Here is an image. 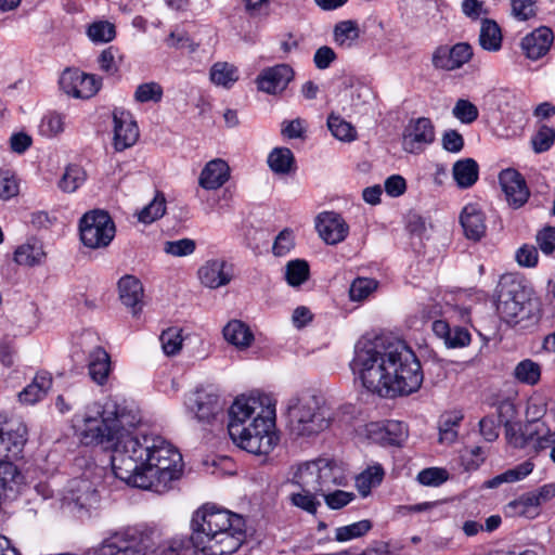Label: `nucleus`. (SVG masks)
Instances as JSON below:
<instances>
[{
    "label": "nucleus",
    "instance_id": "5701e85b",
    "mask_svg": "<svg viewBox=\"0 0 555 555\" xmlns=\"http://www.w3.org/2000/svg\"><path fill=\"white\" fill-rule=\"evenodd\" d=\"M229 166L222 159L209 162L201 172L199 185L206 190H216L229 180Z\"/></svg>",
    "mask_w": 555,
    "mask_h": 555
},
{
    "label": "nucleus",
    "instance_id": "2eb2a0df",
    "mask_svg": "<svg viewBox=\"0 0 555 555\" xmlns=\"http://www.w3.org/2000/svg\"><path fill=\"white\" fill-rule=\"evenodd\" d=\"M500 185L506 202L513 208L525 205L529 198V189L524 177L515 169L508 168L499 176Z\"/></svg>",
    "mask_w": 555,
    "mask_h": 555
},
{
    "label": "nucleus",
    "instance_id": "72a5a7b5",
    "mask_svg": "<svg viewBox=\"0 0 555 555\" xmlns=\"http://www.w3.org/2000/svg\"><path fill=\"white\" fill-rule=\"evenodd\" d=\"M334 42L344 49H350L359 39L360 29L353 21H343L335 25L334 30Z\"/></svg>",
    "mask_w": 555,
    "mask_h": 555
},
{
    "label": "nucleus",
    "instance_id": "c9c22d12",
    "mask_svg": "<svg viewBox=\"0 0 555 555\" xmlns=\"http://www.w3.org/2000/svg\"><path fill=\"white\" fill-rule=\"evenodd\" d=\"M294 162V155L287 147H275L268 157V164L272 171L280 175L289 173Z\"/></svg>",
    "mask_w": 555,
    "mask_h": 555
},
{
    "label": "nucleus",
    "instance_id": "49530a36",
    "mask_svg": "<svg viewBox=\"0 0 555 555\" xmlns=\"http://www.w3.org/2000/svg\"><path fill=\"white\" fill-rule=\"evenodd\" d=\"M87 35L93 42H108L116 36L115 26L107 21L94 22L88 27Z\"/></svg>",
    "mask_w": 555,
    "mask_h": 555
},
{
    "label": "nucleus",
    "instance_id": "393cba45",
    "mask_svg": "<svg viewBox=\"0 0 555 555\" xmlns=\"http://www.w3.org/2000/svg\"><path fill=\"white\" fill-rule=\"evenodd\" d=\"M376 430H372L376 439L387 446H401L408 438V427L400 421H387L383 426L375 425Z\"/></svg>",
    "mask_w": 555,
    "mask_h": 555
},
{
    "label": "nucleus",
    "instance_id": "603ef678",
    "mask_svg": "<svg viewBox=\"0 0 555 555\" xmlns=\"http://www.w3.org/2000/svg\"><path fill=\"white\" fill-rule=\"evenodd\" d=\"M555 141V130L548 126H541L537 133L532 137L531 143L535 153L547 151Z\"/></svg>",
    "mask_w": 555,
    "mask_h": 555
},
{
    "label": "nucleus",
    "instance_id": "864d4df0",
    "mask_svg": "<svg viewBox=\"0 0 555 555\" xmlns=\"http://www.w3.org/2000/svg\"><path fill=\"white\" fill-rule=\"evenodd\" d=\"M166 202L164 197L156 196L147 206L139 212V220L143 223H152L164 216Z\"/></svg>",
    "mask_w": 555,
    "mask_h": 555
},
{
    "label": "nucleus",
    "instance_id": "4be33fe9",
    "mask_svg": "<svg viewBox=\"0 0 555 555\" xmlns=\"http://www.w3.org/2000/svg\"><path fill=\"white\" fill-rule=\"evenodd\" d=\"M433 332L435 335L443 339L449 348H462L470 343V333L462 326H453L444 320H436L433 323Z\"/></svg>",
    "mask_w": 555,
    "mask_h": 555
},
{
    "label": "nucleus",
    "instance_id": "5fc2aeb1",
    "mask_svg": "<svg viewBox=\"0 0 555 555\" xmlns=\"http://www.w3.org/2000/svg\"><path fill=\"white\" fill-rule=\"evenodd\" d=\"M452 113L463 124H472L478 118V108L468 100L460 99L455 103Z\"/></svg>",
    "mask_w": 555,
    "mask_h": 555
},
{
    "label": "nucleus",
    "instance_id": "a211bd4d",
    "mask_svg": "<svg viewBox=\"0 0 555 555\" xmlns=\"http://www.w3.org/2000/svg\"><path fill=\"white\" fill-rule=\"evenodd\" d=\"M114 119V147L124 151L135 144L139 139V128L128 112L113 114Z\"/></svg>",
    "mask_w": 555,
    "mask_h": 555
},
{
    "label": "nucleus",
    "instance_id": "2f4dec72",
    "mask_svg": "<svg viewBox=\"0 0 555 555\" xmlns=\"http://www.w3.org/2000/svg\"><path fill=\"white\" fill-rule=\"evenodd\" d=\"M319 463L318 483H320V494L333 489L334 486L345 485V477L340 469L324 461H317Z\"/></svg>",
    "mask_w": 555,
    "mask_h": 555
},
{
    "label": "nucleus",
    "instance_id": "9d476101",
    "mask_svg": "<svg viewBox=\"0 0 555 555\" xmlns=\"http://www.w3.org/2000/svg\"><path fill=\"white\" fill-rule=\"evenodd\" d=\"M27 429L23 422L16 418L2 420L0 415V454L8 459H16L27 441Z\"/></svg>",
    "mask_w": 555,
    "mask_h": 555
},
{
    "label": "nucleus",
    "instance_id": "13d9d810",
    "mask_svg": "<svg viewBox=\"0 0 555 555\" xmlns=\"http://www.w3.org/2000/svg\"><path fill=\"white\" fill-rule=\"evenodd\" d=\"M196 244L191 238H181L178 241H168L164 245V251L175 257L191 255L195 250Z\"/></svg>",
    "mask_w": 555,
    "mask_h": 555
},
{
    "label": "nucleus",
    "instance_id": "a878e982",
    "mask_svg": "<svg viewBox=\"0 0 555 555\" xmlns=\"http://www.w3.org/2000/svg\"><path fill=\"white\" fill-rule=\"evenodd\" d=\"M89 375L99 385H103L111 372V357L101 347L95 348L89 354Z\"/></svg>",
    "mask_w": 555,
    "mask_h": 555
},
{
    "label": "nucleus",
    "instance_id": "4468645a",
    "mask_svg": "<svg viewBox=\"0 0 555 555\" xmlns=\"http://www.w3.org/2000/svg\"><path fill=\"white\" fill-rule=\"evenodd\" d=\"M294 69L288 64L267 67L256 78L259 91L268 94L282 93L294 78Z\"/></svg>",
    "mask_w": 555,
    "mask_h": 555
},
{
    "label": "nucleus",
    "instance_id": "b1692460",
    "mask_svg": "<svg viewBox=\"0 0 555 555\" xmlns=\"http://www.w3.org/2000/svg\"><path fill=\"white\" fill-rule=\"evenodd\" d=\"M319 463H305L296 469L291 483L306 493H320V483H318Z\"/></svg>",
    "mask_w": 555,
    "mask_h": 555
},
{
    "label": "nucleus",
    "instance_id": "412c9836",
    "mask_svg": "<svg viewBox=\"0 0 555 555\" xmlns=\"http://www.w3.org/2000/svg\"><path fill=\"white\" fill-rule=\"evenodd\" d=\"M119 299L138 315L143 307L144 289L141 281L134 275H125L118 281Z\"/></svg>",
    "mask_w": 555,
    "mask_h": 555
},
{
    "label": "nucleus",
    "instance_id": "6ab92c4d",
    "mask_svg": "<svg viewBox=\"0 0 555 555\" xmlns=\"http://www.w3.org/2000/svg\"><path fill=\"white\" fill-rule=\"evenodd\" d=\"M460 223L467 240L479 242L486 234V217L483 211L475 204L466 205L461 215Z\"/></svg>",
    "mask_w": 555,
    "mask_h": 555
},
{
    "label": "nucleus",
    "instance_id": "ddd939ff",
    "mask_svg": "<svg viewBox=\"0 0 555 555\" xmlns=\"http://www.w3.org/2000/svg\"><path fill=\"white\" fill-rule=\"evenodd\" d=\"M435 141V127L429 118L420 117L406 126L402 146L408 153L417 154Z\"/></svg>",
    "mask_w": 555,
    "mask_h": 555
},
{
    "label": "nucleus",
    "instance_id": "6e6d98bb",
    "mask_svg": "<svg viewBox=\"0 0 555 555\" xmlns=\"http://www.w3.org/2000/svg\"><path fill=\"white\" fill-rule=\"evenodd\" d=\"M64 131V117L59 113H49L40 124V132L46 137H54Z\"/></svg>",
    "mask_w": 555,
    "mask_h": 555
},
{
    "label": "nucleus",
    "instance_id": "a19ab883",
    "mask_svg": "<svg viewBox=\"0 0 555 555\" xmlns=\"http://www.w3.org/2000/svg\"><path fill=\"white\" fill-rule=\"evenodd\" d=\"M514 376L524 384L535 385L541 377V367L537 362L526 359L516 365Z\"/></svg>",
    "mask_w": 555,
    "mask_h": 555
},
{
    "label": "nucleus",
    "instance_id": "0e129e2a",
    "mask_svg": "<svg viewBox=\"0 0 555 555\" xmlns=\"http://www.w3.org/2000/svg\"><path fill=\"white\" fill-rule=\"evenodd\" d=\"M441 141L443 149L450 153H459L464 147L463 135L454 129L444 131Z\"/></svg>",
    "mask_w": 555,
    "mask_h": 555
},
{
    "label": "nucleus",
    "instance_id": "c756f323",
    "mask_svg": "<svg viewBox=\"0 0 555 555\" xmlns=\"http://www.w3.org/2000/svg\"><path fill=\"white\" fill-rule=\"evenodd\" d=\"M502 31L499 24L490 18L481 22L479 44L487 51H499L502 47Z\"/></svg>",
    "mask_w": 555,
    "mask_h": 555
},
{
    "label": "nucleus",
    "instance_id": "bb28decb",
    "mask_svg": "<svg viewBox=\"0 0 555 555\" xmlns=\"http://www.w3.org/2000/svg\"><path fill=\"white\" fill-rule=\"evenodd\" d=\"M452 175L459 188L467 189L477 182L479 166L473 158L460 159L454 163Z\"/></svg>",
    "mask_w": 555,
    "mask_h": 555
},
{
    "label": "nucleus",
    "instance_id": "7c9ffc66",
    "mask_svg": "<svg viewBox=\"0 0 555 555\" xmlns=\"http://www.w3.org/2000/svg\"><path fill=\"white\" fill-rule=\"evenodd\" d=\"M537 434L538 430L532 428V423H528L525 426L518 423H505L506 439L508 443L515 448L527 447Z\"/></svg>",
    "mask_w": 555,
    "mask_h": 555
},
{
    "label": "nucleus",
    "instance_id": "4c0bfd02",
    "mask_svg": "<svg viewBox=\"0 0 555 555\" xmlns=\"http://www.w3.org/2000/svg\"><path fill=\"white\" fill-rule=\"evenodd\" d=\"M76 493H73L70 500L76 507L83 509L91 507L99 501L98 491L87 480H80L76 486Z\"/></svg>",
    "mask_w": 555,
    "mask_h": 555
},
{
    "label": "nucleus",
    "instance_id": "774afa93",
    "mask_svg": "<svg viewBox=\"0 0 555 555\" xmlns=\"http://www.w3.org/2000/svg\"><path fill=\"white\" fill-rule=\"evenodd\" d=\"M18 193V184L9 172H0V198L9 199Z\"/></svg>",
    "mask_w": 555,
    "mask_h": 555
},
{
    "label": "nucleus",
    "instance_id": "0eeeda50",
    "mask_svg": "<svg viewBox=\"0 0 555 555\" xmlns=\"http://www.w3.org/2000/svg\"><path fill=\"white\" fill-rule=\"evenodd\" d=\"M80 240L89 248H103L109 245L115 236V224L106 211L93 210L83 215L80 220Z\"/></svg>",
    "mask_w": 555,
    "mask_h": 555
},
{
    "label": "nucleus",
    "instance_id": "e433bc0d",
    "mask_svg": "<svg viewBox=\"0 0 555 555\" xmlns=\"http://www.w3.org/2000/svg\"><path fill=\"white\" fill-rule=\"evenodd\" d=\"M384 478V469L377 464L367 467L357 477V488L362 496H367L373 487H377Z\"/></svg>",
    "mask_w": 555,
    "mask_h": 555
},
{
    "label": "nucleus",
    "instance_id": "473e14b6",
    "mask_svg": "<svg viewBox=\"0 0 555 555\" xmlns=\"http://www.w3.org/2000/svg\"><path fill=\"white\" fill-rule=\"evenodd\" d=\"M209 78L216 86L231 88L238 80V70L233 64L217 62L210 68Z\"/></svg>",
    "mask_w": 555,
    "mask_h": 555
},
{
    "label": "nucleus",
    "instance_id": "9b49d317",
    "mask_svg": "<svg viewBox=\"0 0 555 555\" xmlns=\"http://www.w3.org/2000/svg\"><path fill=\"white\" fill-rule=\"evenodd\" d=\"M473 54V48L467 42H459L452 47L439 46L433 52L431 64L436 69L451 72L468 63Z\"/></svg>",
    "mask_w": 555,
    "mask_h": 555
},
{
    "label": "nucleus",
    "instance_id": "680f3d73",
    "mask_svg": "<svg viewBox=\"0 0 555 555\" xmlns=\"http://www.w3.org/2000/svg\"><path fill=\"white\" fill-rule=\"evenodd\" d=\"M417 480L424 486H439L447 480V472L441 468H425L417 475Z\"/></svg>",
    "mask_w": 555,
    "mask_h": 555
},
{
    "label": "nucleus",
    "instance_id": "aec40b11",
    "mask_svg": "<svg viewBox=\"0 0 555 555\" xmlns=\"http://www.w3.org/2000/svg\"><path fill=\"white\" fill-rule=\"evenodd\" d=\"M553 39L554 36L552 29L542 26L522 38L521 48L528 59L538 60L548 52L553 43Z\"/></svg>",
    "mask_w": 555,
    "mask_h": 555
},
{
    "label": "nucleus",
    "instance_id": "e2e57ef3",
    "mask_svg": "<svg viewBox=\"0 0 555 555\" xmlns=\"http://www.w3.org/2000/svg\"><path fill=\"white\" fill-rule=\"evenodd\" d=\"M294 235L288 229L283 230L276 236L272 250L275 256H284L294 247Z\"/></svg>",
    "mask_w": 555,
    "mask_h": 555
},
{
    "label": "nucleus",
    "instance_id": "cd10ccee",
    "mask_svg": "<svg viewBox=\"0 0 555 555\" xmlns=\"http://www.w3.org/2000/svg\"><path fill=\"white\" fill-rule=\"evenodd\" d=\"M223 336L227 341L241 349L249 347L254 340L250 328L238 320H232L224 326Z\"/></svg>",
    "mask_w": 555,
    "mask_h": 555
},
{
    "label": "nucleus",
    "instance_id": "f8f14e48",
    "mask_svg": "<svg viewBox=\"0 0 555 555\" xmlns=\"http://www.w3.org/2000/svg\"><path fill=\"white\" fill-rule=\"evenodd\" d=\"M188 409L198 423L210 424L223 411L219 395L206 389H197L188 399Z\"/></svg>",
    "mask_w": 555,
    "mask_h": 555
},
{
    "label": "nucleus",
    "instance_id": "1a4fd4ad",
    "mask_svg": "<svg viewBox=\"0 0 555 555\" xmlns=\"http://www.w3.org/2000/svg\"><path fill=\"white\" fill-rule=\"evenodd\" d=\"M59 83L66 94L86 100L99 92L102 87V78L78 68L67 67L61 74Z\"/></svg>",
    "mask_w": 555,
    "mask_h": 555
},
{
    "label": "nucleus",
    "instance_id": "423d86ee",
    "mask_svg": "<svg viewBox=\"0 0 555 555\" xmlns=\"http://www.w3.org/2000/svg\"><path fill=\"white\" fill-rule=\"evenodd\" d=\"M496 310L502 320L516 325L537 319L539 304L520 282L512 276H503L496 287Z\"/></svg>",
    "mask_w": 555,
    "mask_h": 555
},
{
    "label": "nucleus",
    "instance_id": "f257e3e1",
    "mask_svg": "<svg viewBox=\"0 0 555 555\" xmlns=\"http://www.w3.org/2000/svg\"><path fill=\"white\" fill-rule=\"evenodd\" d=\"M80 441L85 446H101L112 450V468L127 485L162 493L179 478L181 454L160 437L143 436L142 440L122 434L113 439L103 435L95 417L86 414Z\"/></svg>",
    "mask_w": 555,
    "mask_h": 555
},
{
    "label": "nucleus",
    "instance_id": "7ed1b4c3",
    "mask_svg": "<svg viewBox=\"0 0 555 555\" xmlns=\"http://www.w3.org/2000/svg\"><path fill=\"white\" fill-rule=\"evenodd\" d=\"M191 537H176L160 546L159 555H229L236 552L246 539L244 518L215 505L197 509L191 521Z\"/></svg>",
    "mask_w": 555,
    "mask_h": 555
},
{
    "label": "nucleus",
    "instance_id": "338daca9",
    "mask_svg": "<svg viewBox=\"0 0 555 555\" xmlns=\"http://www.w3.org/2000/svg\"><path fill=\"white\" fill-rule=\"evenodd\" d=\"M337 59L335 51L327 46L320 47L314 55L313 62L318 69H326Z\"/></svg>",
    "mask_w": 555,
    "mask_h": 555
},
{
    "label": "nucleus",
    "instance_id": "6e6552de",
    "mask_svg": "<svg viewBox=\"0 0 555 555\" xmlns=\"http://www.w3.org/2000/svg\"><path fill=\"white\" fill-rule=\"evenodd\" d=\"M95 414L100 415V418L91 416L96 418L98 426L103 435H109L113 439H116V436H122V434L132 435L130 430L140 423V417L135 413L126 409H118L115 403H106L103 411L100 412L96 409Z\"/></svg>",
    "mask_w": 555,
    "mask_h": 555
},
{
    "label": "nucleus",
    "instance_id": "ea45409f",
    "mask_svg": "<svg viewBox=\"0 0 555 555\" xmlns=\"http://www.w3.org/2000/svg\"><path fill=\"white\" fill-rule=\"evenodd\" d=\"M86 180L85 170L78 165H69L59 181V188L63 192H75Z\"/></svg>",
    "mask_w": 555,
    "mask_h": 555
},
{
    "label": "nucleus",
    "instance_id": "8fccbe9b",
    "mask_svg": "<svg viewBox=\"0 0 555 555\" xmlns=\"http://www.w3.org/2000/svg\"><path fill=\"white\" fill-rule=\"evenodd\" d=\"M318 495L320 493H306L301 490H296L289 494V501L294 506L309 514H315L320 506V502L317 500Z\"/></svg>",
    "mask_w": 555,
    "mask_h": 555
},
{
    "label": "nucleus",
    "instance_id": "de8ad7c7",
    "mask_svg": "<svg viewBox=\"0 0 555 555\" xmlns=\"http://www.w3.org/2000/svg\"><path fill=\"white\" fill-rule=\"evenodd\" d=\"M159 340L166 356H175L182 347L181 330L169 327L160 334Z\"/></svg>",
    "mask_w": 555,
    "mask_h": 555
},
{
    "label": "nucleus",
    "instance_id": "39448f33",
    "mask_svg": "<svg viewBox=\"0 0 555 555\" xmlns=\"http://www.w3.org/2000/svg\"><path fill=\"white\" fill-rule=\"evenodd\" d=\"M289 429L297 437H313L326 430L333 414L325 399L313 391H304L287 404Z\"/></svg>",
    "mask_w": 555,
    "mask_h": 555
},
{
    "label": "nucleus",
    "instance_id": "79ce46f5",
    "mask_svg": "<svg viewBox=\"0 0 555 555\" xmlns=\"http://www.w3.org/2000/svg\"><path fill=\"white\" fill-rule=\"evenodd\" d=\"M309 273L308 262L295 259L286 264L285 279L291 286H299L308 280Z\"/></svg>",
    "mask_w": 555,
    "mask_h": 555
},
{
    "label": "nucleus",
    "instance_id": "f03ea898",
    "mask_svg": "<svg viewBox=\"0 0 555 555\" xmlns=\"http://www.w3.org/2000/svg\"><path fill=\"white\" fill-rule=\"evenodd\" d=\"M350 366L362 385L380 397L408 396L417 391L424 379L412 349L391 337L359 341Z\"/></svg>",
    "mask_w": 555,
    "mask_h": 555
},
{
    "label": "nucleus",
    "instance_id": "4d7b16f0",
    "mask_svg": "<svg viewBox=\"0 0 555 555\" xmlns=\"http://www.w3.org/2000/svg\"><path fill=\"white\" fill-rule=\"evenodd\" d=\"M331 509H340L354 499V493L343 490H330L321 494Z\"/></svg>",
    "mask_w": 555,
    "mask_h": 555
},
{
    "label": "nucleus",
    "instance_id": "20e7f679",
    "mask_svg": "<svg viewBox=\"0 0 555 555\" xmlns=\"http://www.w3.org/2000/svg\"><path fill=\"white\" fill-rule=\"evenodd\" d=\"M273 427L274 410L264 408L258 398L238 397L229 410V435L249 453L268 454L273 449L278 440Z\"/></svg>",
    "mask_w": 555,
    "mask_h": 555
},
{
    "label": "nucleus",
    "instance_id": "c85d7f7f",
    "mask_svg": "<svg viewBox=\"0 0 555 555\" xmlns=\"http://www.w3.org/2000/svg\"><path fill=\"white\" fill-rule=\"evenodd\" d=\"M538 507V499L530 492L509 502L505 513L509 517L534 518L539 514Z\"/></svg>",
    "mask_w": 555,
    "mask_h": 555
},
{
    "label": "nucleus",
    "instance_id": "09e8293b",
    "mask_svg": "<svg viewBox=\"0 0 555 555\" xmlns=\"http://www.w3.org/2000/svg\"><path fill=\"white\" fill-rule=\"evenodd\" d=\"M163 93V88L158 82H145L137 87V90L134 92V100L139 103H158L162 101Z\"/></svg>",
    "mask_w": 555,
    "mask_h": 555
},
{
    "label": "nucleus",
    "instance_id": "a18cd8bd",
    "mask_svg": "<svg viewBox=\"0 0 555 555\" xmlns=\"http://www.w3.org/2000/svg\"><path fill=\"white\" fill-rule=\"evenodd\" d=\"M462 416L444 415L439 423V442L451 444L457 438L456 427L459 426Z\"/></svg>",
    "mask_w": 555,
    "mask_h": 555
},
{
    "label": "nucleus",
    "instance_id": "052dcab7",
    "mask_svg": "<svg viewBox=\"0 0 555 555\" xmlns=\"http://www.w3.org/2000/svg\"><path fill=\"white\" fill-rule=\"evenodd\" d=\"M511 2L512 13L518 20L527 21L533 17L537 13L534 0H511Z\"/></svg>",
    "mask_w": 555,
    "mask_h": 555
},
{
    "label": "nucleus",
    "instance_id": "3c124183",
    "mask_svg": "<svg viewBox=\"0 0 555 555\" xmlns=\"http://www.w3.org/2000/svg\"><path fill=\"white\" fill-rule=\"evenodd\" d=\"M377 288V282L373 279L358 278L349 289L350 299L361 301L367 298Z\"/></svg>",
    "mask_w": 555,
    "mask_h": 555
},
{
    "label": "nucleus",
    "instance_id": "dca6fc26",
    "mask_svg": "<svg viewBox=\"0 0 555 555\" xmlns=\"http://www.w3.org/2000/svg\"><path fill=\"white\" fill-rule=\"evenodd\" d=\"M315 228L325 243L335 245L343 242L349 231L343 217L333 211H325L318 216Z\"/></svg>",
    "mask_w": 555,
    "mask_h": 555
},
{
    "label": "nucleus",
    "instance_id": "c03bdc74",
    "mask_svg": "<svg viewBox=\"0 0 555 555\" xmlns=\"http://www.w3.org/2000/svg\"><path fill=\"white\" fill-rule=\"evenodd\" d=\"M327 127L332 134L340 141L349 142L356 139V129L339 116L331 114L327 118Z\"/></svg>",
    "mask_w": 555,
    "mask_h": 555
},
{
    "label": "nucleus",
    "instance_id": "37998d69",
    "mask_svg": "<svg viewBox=\"0 0 555 555\" xmlns=\"http://www.w3.org/2000/svg\"><path fill=\"white\" fill-rule=\"evenodd\" d=\"M372 526L371 520L363 519L348 526L339 527L336 529L335 540L338 542H345L363 537L372 529Z\"/></svg>",
    "mask_w": 555,
    "mask_h": 555
},
{
    "label": "nucleus",
    "instance_id": "f704fd0d",
    "mask_svg": "<svg viewBox=\"0 0 555 555\" xmlns=\"http://www.w3.org/2000/svg\"><path fill=\"white\" fill-rule=\"evenodd\" d=\"M533 469V464L530 461H526L513 469H508L492 479L485 482L487 488L493 489L500 487L504 482H514L528 476Z\"/></svg>",
    "mask_w": 555,
    "mask_h": 555
},
{
    "label": "nucleus",
    "instance_id": "f3484780",
    "mask_svg": "<svg viewBox=\"0 0 555 555\" xmlns=\"http://www.w3.org/2000/svg\"><path fill=\"white\" fill-rule=\"evenodd\" d=\"M197 275L204 286L215 289L232 281L233 269L225 260L211 259L198 269Z\"/></svg>",
    "mask_w": 555,
    "mask_h": 555
},
{
    "label": "nucleus",
    "instance_id": "bf43d9fd",
    "mask_svg": "<svg viewBox=\"0 0 555 555\" xmlns=\"http://www.w3.org/2000/svg\"><path fill=\"white\" fill-rule=\"evenodd\" d=\"M117 53L118 50L114 47H108L100 53L98 63L101 70L108 75H115L118 73L119 64L116 60Z\"/></svg>",
    "mask_w": 555,
    "mask_h": 555
},
{
    "label": "nucleus",
    "instance_id": "58836bf2",
    "mask_svg": "<svg viewBox=\"0 0 555 555\" xmlns=\"http://www.w3.org/2000/svg\"><path fill=\"white\" fill-rule=\"evenodd\" d=\"M44 256L40 245L24 244L15 250L14 260L21 266L33 267L39 264Z\"/></svg>",
    "mask_w": 555,
    "mask_h": 555
},
{
    "label": "nucleus",
    "instance_id": "69168bd1",
    "mask_svg": "<svg viewBox=\"0 0 555 555\" xmlns=\"http://www.w3.org/2000/svg\"><path fill=\"white\" fill-rule=\"evenodd\" d=\"M540 249L546 255H555V228L548 227L537 235Z\"/></svg>",
    "mask_w": 555,
    "mask_h": 555
}]
</instances>
